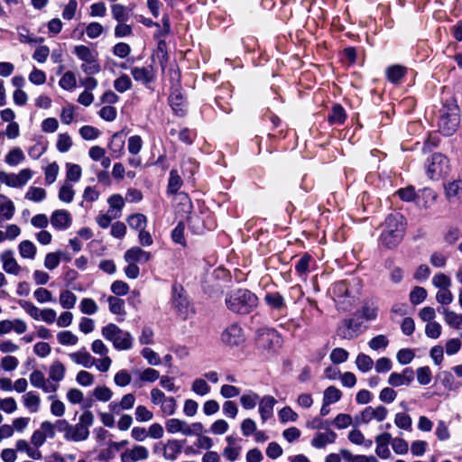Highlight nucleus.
<instances>
[{
  "label": "nucleus",
  "mask_w": 462,
  "mask_h": 462,
  "mask_svg": "<svg viewBox=\"0 0 462 462\" xmlns=\"http://www.w3.org/2000/svg\"><path fill=\"white\" fill-rule=\"evenodd\" d=\"M0 211L6 220L11 219L15 211L14 203L5 196H0Z\"/></svg>",
  "instance_id": "nucleus-35"
},
{
  "label": "nucleus",
  "mask_w": 462,
  "mask_h": 462,
  "mask_svg": "<svg viewBox=\"0 0 462 462\" xmlns=\"http://www.w3.org/2000/svg\"><path fill=\"white\" fill-rule=\"evenodd\" d=\"M60 167L57 164V162H51L50 163L45 169H44V175H45V182L48 185L52 184L59 174Z\"/></svg>",
  "instance_id": "nucleus-52"
},
{
  "label": "nucleus",
  "mask_w": 462,
  "mask_h": 462,
  "mask_svg": "<svg viewBox=\"0 0 462 462\" xmlns=\"http://www.w3.org/2000/svg\"><path fill=\"white\" fill-rule=\"evenodd\" d=\"M166 430L171 434L181 433L184 436L200 435L204 427L201 422L189 424L180 419H169L165 422Z\"/></svg>",
  "instance_id": "nucleus-7"
},
{
  "label": "nucleus",
  "mask_w": 462,
  "mask_h": 462,
  "mask_svg": "<svg viewBox=\"0 0 462 462\" xmlns=\"http://www.w3.org/2000/svg\"><path fill=\"white\" fill-rule=\"evenodd\" d=\"M160 378V374L153 368H145L139 375V381L143 383H153Z\"/></svg>",
  "instance_id": "nucleus-64"
},
{
  "label": "nucleus",
  "mask_w": 462,
  "mask_h": 462,
  "mask_svg": "<svg viewBox=\"0 0 462 462\" xmlns=\"http://www.w3.org/2000/svg\"><path fill=\"white\" fill-rule=\"evenodd\" d=\"M33 297L39 303L54 301L52 293L43 287L36 289L33 292Z\"/></svg>",
  "instance_id": "nucleus-61"
},
{
  "label": "nucleus",
  "mask_w": 462,
  "mask_h": 462,
  "mask_svg": "<svg viewBox=\"0 0 462 462\" xmlns=\"http://www.w3.org/2000/svg\"><path fill=\"white\" fill-rule=\"evenodd\" d=\"M101 334L106 340L111 341L117 350H128L133 346L132 335L122 330L116 324L110 323L103 327Z\"/></svg>",
  "instance_id": "nucleus-5"
},
{
  "label": "nucleus",
  "mask_w": 462,
  "mask_h": 462,
  "mask_svg": "<svg viewBox=\"0 0 462 462\" xmlns=\"http://www.w3.org/2000/svg\"><path fill=\"white\" fill-rule=\"evenodd\" d=\"M66 179L67 181L77 182L79 180L82 175V169L79 164L67 162L66 163Z\"/></svg>",
  "instance_id": "nucleus-39"
},
{
  "label": "nucleus",
  "mask_w": 462,
  "mask_h": 462,
  "mask_svg": "<svg viewBox=\"0 0 462 462\" xmlns=\"http://www.w3.org/2000/svg\"><path fill=\"white\" fill-rule=\"evenodd\" d=\"M59 300L63 309L70 310L76 305L77 296L72 291L65 290L60 291Z\"/></svg>",
  "instance_id": "nucleus-34"
},
{
  "label": "nucleus",
  "mask_w": 462,
  "mask_h": 462,
  "mask_svg": "<svg viewBox=\"0 0 462 462\" xmlns=\"http://www.w3.org/2000/svg\"><path fill=\"white\" fill-rule=\"evenodd\" d=\"M182 186V180L178 173L177 170H171L170 172V178L168 181V192L175 194Z\"/></svg>",
  "instance_id": "nucleus-38"
},
{
  "label": "nucleus",
  "mask_w": 462,
  "mask_h": 462,
  "mask_svg": "<svg viewBox=\"0 0 462 462\" xmlns=\"http://www.w3.org/2000/svg\"><path fill=\"white\" fill-rule=\"evenodd\" d=\"M72 52L82 61L80 68L87 75L91 76L100 72L101 66L98 62L97 51L81 44L75 46Z\"/></svg>",
  "instance_id": "nucleus-4"
},
{
  "label": "nucleus",
  "mask_w": 462,
  "mask_h": 462,
  "mask_svg": "<svg viewBox=\"0 0 462 462\" xmlns=\"http://www.w3.org/2000/svg\"><path fill=\"white\" fill-rule=\"evenodd\" d=\"M25 159L23 152L21 148H14L5 155V162L10 166H16L23 162Z\"/></svg>",
  "instance_id": "nucleus-32"
},
{
  "label": "nucleus",
  "mask_w": 462,
  "mask_h": 462,
  "mask_svg": "<svg viewBox=\"0 0 462 462\" xmlns=\"http://www.w3.org/2000/svg\"><path fill=\"white\" fill-rule=\"evenodd\" d=\"M61 252L48 253L44 259V267L48 270H54L60 263Z\"/></svg>",
  "instance_id": "nucleus-54"
},
{
  "label": "nucleus",
  "mask_w": 462,
  "mask_h": 462,
  "mask_svg": "<svg viewBox=\"0 0 462 462\" xmlns=\"http://www.w3.org/2000/svg\"><path fill=\"white\" fill-rule=\"evenodd\" d=\"M356 365L359 371L366 373L373 368L374 361L369 356L361 353L356 356Z\"/></svg>",
  "instance_id": "nucleus-42"
},
{
  "label": "nucleus",
  "mask_w": 462,
  "mask_h": 462,
  "mask_svg": "<svg viewBox=\"0 0 462 462\" xmlns=\"http://www.w3.org/2000/svg\"><path fill=\"white\" fill-rule=\"evenodd\" d=\"M391 445L393 450L398 455H405L408 453L409 445L406 440L401 438L392 439Z\"/></svg>",
  "instance_id": "nucleus-63"
},
{
  "label": "nucleus",
  "mask_w": 462,
  "mask_h": 462,
  "mask_svg": "<svg viewBox=\"0 0 462 462\" xmlns=\"http://www.w3.org/2000/svg\"><path fill=\"white\" fill-rule=\"evenodd\" d=\"M182 444L177 439H170L164 445L163 457L166 460H175L181 452Z\"/></svg>",
  "instance_id": "nucleus-25"
},
{
  "label": "nucleus",
  "mask_w": 462,
  "mask_h": 462,
  "mask_svg": "<svg viewBox=\"0 0 462 462\" xmlns=\"http://www.w3.org/2000/svg\"><path fill=\"white\" fill-rule=\"evenodd\" d=\"M109 310L113 314H125V300L117 297L109 296L107 299Z\"/></svg>",
  "instance_id": "nucleus-48"
},
{
  "label": "nucleus",
  "mask_w": 462,
  "mask_h": 462,
  "mask_svg": "<svg viewBox=\"0 0 462 462\" xmlns=\"http://www.w3.org/2000/svg\"><path fill=\"white\" fill-rule=\"evenodd\" d=\"M18 251L22 258L33 260L37 254V247L32 241L23 240L18 245Z\"/></svg>",
  "instance_id": "nucleus-27"
},
{
  "label": "nucleus",
  "mask_w": 462,
  "mask_h": 462,
  "mask_svg": "<svg viewBox=\"0 0 462 462\" xmlns=\"http://www.w3.org/2000/svg\"><path fill=\"white\" fill-rule=\"evenodd\" d=\"M94 414L90 411H85L79 416V422L71 425L69 435L67 440L79 442L88 439L89 437V428L94 424Z\"/></svg>",
  "instance_id": "nucleus-6"
},
{
  "label": "nucleus",
  "mask_w": 462,
  "mask_h": 462,
  "mask_svg": "<svg viewBox=\"0 0 462 462\" xmlns=\"http://www.w3.org/2000/svg\"><path fill=\"white\" fill-rule=\"evenodd\" d=\"M448 160L441 153H435L431 156L430 164L428 165L427 173L432 180H439L448 173Z\"/></svg>",
  "instance_id": "nucleus-8"
},
{
  "label": "nucleus",
  "mask_w": 462,
  "mask_h": 462,
  "mask_svg": "<svg viewBox=\"0 0 462 462\" xmlns=\"http://www.w3.org/2000/svg\"><path fill=\"white\" fill-rule=\"evenodd\" d=\"M18 303L32 319L35 320L41 319L42 310H40L32 302L20 300Z\"/></svg>",
  "instance_id": "nucleus-36"
},
{
  "label": "nucleus",
  "mask_w": 462,
  "mask_h": 462,
  "mask_svg": "<svg viewBox=\"0 0 462 462\" xmlns=\"http://www.w3.org/2000/svg\"><path fill=\"white\" fill-rule=\"evenodd\" d=\"M221 340L224 344L235 346L245 341V335L238 324L229 325L221 334Z\"/></svg>",
  "instance_id": "nucleus-10"
},
{
  "label": "nucleus",
  "mask_w": 462,
  "mask_h": 462,
  "mask_svg": "<svg viewBox=\"0 0 462 462\" xmlns=\"http://www.w3.org/2000/svg\"><path fill=\"white\" fill-rule=\"evenodd\" d=\"M69 357L76 364L81 365L86 368H90L96 363L94 358L88 351L81 349L77 352L69 354Z\"/></svg>",
  "instance_id": "nucleus-24"
},
{
  "label": "nucleus",
  "mask_w": 462,
  "mask_h": 462,
  "mask_svg": "<svg viewBox=\"0 0 462 462\" xmlns=\"http://www.w3.org/2000/svg\"><path fill=\"white\" fill-rule=\"evenodd\" d=\"M388 411L385 407L379 405L375 408L368 406L364 409L358 417L356 418L358 424H367L371 420L383 421L387 417Z\"/></svg>",
  "instance_id": "nucleus-11"
},
{
  "label": "nucleus",
  "mask_w": 462,
  "mask_h": 462,
  "mask_svg": "<svg viewBox=\"0 0 462 462\" xmlns=\"http://www.w3.org/2000/svg\"><path fill=\"white\" fill-rule=\"evenodd\" d=\"M348 439L353 444L364 445L366 448H370L373 444L372 440L365 439L364 434L357 429H354L348 433Z\"/></svg>",
  "instance_id": "nucleus-41"
},
{
  "label": "nucleus",
  "mask_w": 462,
  "mask_h": 462,
  "mask_svg": "<svg viewBox=\"0 0 462 462\" xmlns=\"http://www.w3.org/2000/svg\"><path fill=\"white\" fill-rule=\"evenodd\" d=\"M80 311L84 314L93 315L98 310L97 304L93 299L84 298L79 304Z\"/></svg>",
  "instance_id": "nucleus-51"
},
{
  "label": "nucleus",
  "mask_w": 462,
  "mask_h": 462,
  "mask_svg": "<svg viewBox=\"0 0 462 462\" xmlns=\"http://www.w3.org/2000/svg\"><path fill=\"white\" fill-rule=\"evenodd\" d=\"M29 379L33 387L42 390L45 393H55L57 392V385L51 384V382L45 378L44 374L40 370H34L31 373Z\"/></svg>",
  "instance_id": "nucleus-14"
},
{
  "label": "nucleus",
  "mask_w": 462,
  "mask_h": 462,
  "mask_svg": "<svg viewBox=\"0 0 462 462\" xmlns=\"http://www.w3.org/2000/svg\"><path fill=\"white\" fill-rule=\"evenodd\" d=\"M131 74L134 80L142 82L143 84H149L155 79V69L152 65L145 67H134L131 69Z\"/></svg>",
  "instance_id": "nucleus-19"
},
{
  "label": "nucleus",
  "mask_w": 462,
  "mask_h": 462,
  "mask_svg": "<svg viewBox=\"0 0 462 462\" xmlns=\"http://www.w3.org/2000/svg\"><path fill=\"white\" fill-rule=\"evenodd\" d=\"M427 291L423 287L416 286L410 293V301L413 305H418L425 300Z\"/></svg>",
  "instance_id": "nucleus-60"
},
{
  "label": "nucleus",
  "mask_w": 462,
  "mask_h": 462,
  "mask_svg": "<svg viewBox=\"0 0 462 462\" xmlns=\"http://www.w3.org/2000/svg\"><path fill=\"white\" fill-rule=\"evenodd\" d=\"M348 352L341 347L334 348L329 356V358L333 364H341L348 359Z\"/></svg>",
  "instance_id": "nucleus-62"
},
{
  "label": "nucleus",
  "mask_w": 462,
  "mask_h": 462,
  "mask_svg": "<svg viewBox=\"0 0 462 462\" xmlns=\"http://www.w3.org/2000/svg\"><path fill=\"white\" fill-rule=\"evenodd\" d=\"M24 198L33 202H41L46 198V190L39 187H30Z\"/></svg>",
  "instance_id": "nucleus-44"
},
{
  "label": "nucleus",
  "mask_w": 462,
  "mask_h": 462,
  "mask_svg": "<svg viewBox=\"0 0 462 462\" xmlns=\"http://www.w3.org/2000/svg\"><path fill=\"white\" fill-rule=\"evenodd\" d=\"M131 9L121 4H114L111 5L112 16L117 23L128 21Z\"/></svg>",
  "instance_id": "nucleus-29"
},
{
  "label": "nucleus",
  "mask_w": 462,
  "mask_h": 462,
  "mask_svg": "<svg viewBox=\"0 0 462 462\" xmlns=\"http://www.w3.org/2000/svg\"><path fill=\"white\" fill-rule=\"evenodd\" d=\"M73 144L71 137L68 134H60L57 138L56 147L60 152H67Z\"/></svg>",
  "instance_id": "nucleus-46"
},
{
  "label": "nucleus",
  "mask_w": 462,
  "mask_h": 462,
  "mask_svg": "<svg viewBox=\"0 0 462 462\" xmlns=\"http://www.w3.org/2000/svg\"><path fill=\"white\" fill-rule=\"evenodd\" d=\"M50 222L55 229L66 230L72 224V216L65 209H56L51 213Z\"/></svg>",
  "instance_id": "nucleus-15"
},
{
  "label": "nucleus",
  "mask_w": 462,
  "mask_h": 462,
  "mask_svg": "<svg viewBox=\"0 0 462 462\" xmlns=\"http://www.w3.org/2000/svg\"><path fill=\"white\" fill-rule=\"evenodd\" d=\"M131 381L132 376L130 373L125 369L118 371L114 376V382L119 387L127 386L128 384H130Z\"/></svg>",
  "instance_id": "nucleus-59"
},
{
  "label": "nucleus",
  "mask_w": 462,
  "mask_h": 462,
  "mask_svg": "<svg viewBox=\"0 0 462 462\" xmlns=\"http://www.w3.org/2000/svg\"><path fill=\"white\" fill-rule=\"evenodd\" d=\"M59 85L65 90H72L77 86V79L72 71H67L63 74L59 81Z\"/></svg>",
  "instance_id": "nucleus-43"
},
{
  "label": "nucleus",
  "mask_w": 462,
  "mask_h": 462,
  "mask_svg": "<svg viewBox=\"0 0 462 462\" xmlns=\"http://www.w3.org/2000/svg\"><path fill=\"white\" fill-rule=\"evenodd\" d=\"M459 125V116L456 113L444 114L439 120V131L446 136L452 135Z\"/></svg>",
  "instance_id": "nucleus-13"
},
{
  "label": "nucleus",
  "mask_w": 462,
  "mask_h": 462,
  "mask_svg": "<svg viewBox=\"0 0 462 462\" xmlns=\"http://www.w3.org/2000/svg\"><path fill=\"white\" fill-rule=\"evenodd\" d=\"M228 310L239 314L251 312L257 306V297L248 290L239 289L231 291L226 298Z\"/></svg>",
  "instance_id": "nucleus-3"
},
{
  "label": "nucleus",
  "mask_w": 462,
  "mask_h": 462,
  "mask_svg": "<svg viewBox=\"0 0 462 462\" xmlns=\"http://www.w3.org/2000/svg\"><path fill=\"white\" fill-rule=\"evenodd\" d=\"M342 392L336 386H328L323 392V402L329 404L337 402L342 398Z\"/></svg>",
  "instance_id": "nucleus-33"
},
{
  "label": "nucleus",
  "mask_w": 462,
  "mask_h": 462,
  "mask_svg": "<svg viewBox=\"0 0 462 462\" xmlns=\"http://www.w3.org/2000/svg\"><path fill=\"white\" fill-rule=\"evenodd\" d=\"M405 218L401 214L389 215L384 223L381 241L388 248L395 247L402 239L405 232Z\"/></svg>",
  "instance_id": "nucleus-2"
},
{
  "label": "nucleus",
  "mask_w": 462,
  "mask_h": 462,
  "mask_svg": "<svg viewBox=\"0 0 462 462\" xmlns=\"http://www.w3.org/2000/svg\"><path fill=\"white\" fill-rule=\"evenodd\" d=\"M93 396L97 401H100V402H108L112 398L113 392L107 386H105V385H103V386H97L93 390Z\"/></svg>",
  "instance_id": "nucleus-49"
},
{
  "label": "nucleus",
  "mask_w": 462,
  "mask_h": 462,
  "mask_svg": "<svg viewBox=\"0 0 462 462\" xmlns=\"http://www.w3.org/2000/svg\"><path fill=\"white\" fill-rule=\"evenodd\" d=\"M75 190L71 184L65 182L59 190V199L62 202L70 203L73 200Z\"/></svg>",
  "instance_id": "nucleus-47"
},
{
  "label": "nucleus",
  "mask_w": 462,
  "mask_h": 462,
  "mask_svg": "<svg viewBox=\"0 0 462 462\" xmlns=\"http://www.w3.org/2000/svg\"><path fill=\"white\" fill-rule=\"evenodd\" d=\"M66 374L65 365L59 360L53 361L49 369V382L51 384H56L57 390L60 387V382H61Z\"/></svg>",
  "instance_id": "nucleus-21"
},
{
  "label": "nucleus",
  "mask_w": 462,
  "mask_h": 462,
  "mask_svg": "<svg viewBox=\"0 0 462 462\" xmlns=\"http://www.w3.org/2000/svg\"><path fill=\"white\" fill-rule=\"evenodd\" d=\"M125 140L118 134H114L109 142L108 148L114 158H119L124 153Z\"/></svg>",
  "instance_id": "nucleus-28"
},
{
  "label": "nucleus",
  "mask_w": 462,
  "mask_h": 462,
  "mask_svg": "<svg viewBox=\"0 0 462 462\" xmlns=\"http://www.w3.org/2000/svg\"><path fill=\"white\" fill-rule=\"evenodd\" d=\"M266 304L274 310H282L285 308V301L283 297L279 292H269L264 296Z\"/></svg>",
  "instance_id": "nucleus-31"
},
{
  "label": "nucleus",
  "mask_w": 462,
  "mask_h": 462,
  "mask_svg": "<svg viewBox=\"0 0 462 462\" xmlns=\"http://www.w3.org/2000/svg\"><path fill=\"white\" fill-rule=\"evenodd\" d=\"M362 283L359 278L334 282L328 290L338 311L347 312L354 309L361 295Z\"/></svg>",
  "instance_id": "nucleus-1"
},
{
  "label": "nucleus",
  "mask_w": 462,
  "mask_h": 462,
  "mask_svg": "<svg viewBox=\"0 0 462 462\" xmlns=\"http://www.w3.org/2000/svg\"><path fill=\"white\" fill-rule=\"evenodd\" d=\"M274 397L271 395L263 396L259 402V412L263 422L269 420L273 413V407L276 403Z\"/></svg>",
  "instance_id": "nucleus-22"
},
{
  "label": "nucleus",
  "mask_w": 462,
  "mask_h": 462,
  "mask_svg": "<svg viewBox=\"0 0 462 462\" xmlns=\"http://www.w3.org/2000/svg\"><path fill=\"white\" fill-rule=\"evenodd\" d=\"M131 87H132L131 79L125 74L121 75L119 78H117L114 81L115 89L120 93L125 92L126 90L130 89Z\"/></svg>",
  "instance_id": "nucleus-58"
},
{
  "label": "nucleus",
  "mask_w": 462,
  "mask_h": 462,
  "mask_svg": "<svg viewBox=\"0 0 462 462\" xmlns=\"http://www.w3.org/2000/svg\"><path fill=\"white\" fill-rule=\"evenodd\" d=\"M389 345V340L387 338L386 336L384 335H378L374 337H373L369 342H368V346L372 349V350H379V349H385Z\"/></svg>",
  "instance_id": "nucleus-57"
},
{
  "label": "nucleus",
  "mask_w": 462,
  "mask_h": 462,
  "mask_svg": "<svg viewBox=\"0 0 462 462\" xmlns=\"http://www.w3.org/2000/svg\"><path fill=\"white\" fill-rule=\"evenodd\" d=\"M210 386L202 378L195 379L191 385V390L198 395L204 396L210 392Z\"/></svg>",
  "instance_id": "nucleus-50"
},
{
  "label": "nucleus",
  "mask_w": 462,
  "mask_h": 462,
  "mask_svg": "<svg viewBox=\"0 0 462 462\" xmlns=\"http://www.w3.org/2000/svg\"><path fill=\"white\" fill-rule=\"evenodd\" d=\"M386 74L389 81L397 84L405 75V69L399 65H393L388 68Z\"/></svg>",
  "instance_id": "nucleus-40"
},
{
  "label": "nucleus",
  "mask_w": 462,
  "mask_h": 462,
  "mask_svg": "<svg viewBox=\"0 0 462 462\" xmlns=\"http://www.w3.org/2000/svg\"><path fill=\"white\" fill-rule=\"evenodd\" d=\"M362 333L361 323L354 319H344L337 328V335L343 339L352 340Z\"/></svg>",
  "instance_id": "nucleus-9"
},
{
  "label": "nucleus",
  "mask_w": 462,
  "mask_h": 462,
  "mask_svg": "<svg viewBox=\"0 0 462 462\" xmlns=\"http://www.w3.org/2000/svg\"><path fill=\"white\" fill-rule=\"evenodd\" d=\"M394 423L400 429H402L405 430H411L412 420H411V416L406 413H402V412L397 413L394 418Z\"/></svg>",
  "instance_id": "nucleus-55"
},
{
  "label": "nucleus",
  "mask_w": 462,
  "mask_h": 462,
  "mask_svg": "<svg viewBox=\"0 0 462 462\" xmlns=\"http://www.w3.org/2000/svg\"><path fill=\"white\" fill-rule=\"evenodd\" d=\"M1 261L3 263V270L5 273L15 276L20 274L22 267L15 259L13 250L9 249L4 251L1 254Z\"/></svg>",
  "instance_id": "nucleus-16"
},
{
  "label": "nucleus",
  "mask_w": 462,
  "mask_h": 462,
  "mask_svg": "<svg viewBox=\"0 0 462 462\" xmlns=\"http://www.w3.org/2000/svg\"><path fill=\"white\" fill-rule=\"evenodd\" d=\"M141 355L144 359H146L150 365L157 366L161 365L162 360L160 356L152 348L144 347L141 351Z\"/></svg>",
  "instance_id": "nucleus-53"
},
{
  "label": "nucleus",
  "mask_w": 462,
  "mask_h": 462,
  "mask_svg": "<svg viewBox=\"0 0 462 462\" xmlns=\"http://www.w3.org/2000/svg\"><path fill=\"white\" fill-rule=\"evenodd\" d=\"M57 340L61 346H75L79 337L69 330H62L57 334Z\"/></svg>",
  "instance_id": "nucleus-37"
},
{
  "label": "nucleus",
  "mask_w": 462,
  "mask_h": 462,
  "mask_svg": "<svg viewBox=\"0 0 462 462\" xmlns=\"http://www.w3.org/2000/svg\"><path fill=\"white\" fill-rule=\"evenodd\" d=\"M417 381L421 385H427L431 382V370L429 366L419 367L416 370Z\"/></svg>",
  "instance_id": "nucleus-56"
},
{
  "label": "nucleus",
  "mask_w": 462,
  "mask_h": 462,
  "mask_svg": "<svg viewBox=\"0 0 462 462\" xmlns=\"http://www.w3.org/2000/svg\"><path fill=\"white\" fill-rule=\"evenodd\" d=\"M375 454L382 459H388L392 454L389 449V444L392 441V436L388 432L381 433L375 437Z\"/></svg>",
  "instance_id": "nucleus-18"
},
{
  "label": "nucleus",
  "mask_w": 462,
  "mask_h": 462,
  "mask_svg": "<svg viewBox=\"0 0 462 462\" xmlns=\"http://www.w3.org/2000/svg\"><path fill=\"white\" fill-rule=\"evenodd\" d=\"M173 304L178 310L179 315L184 319L189 318L194 313L189 301L186 297H183L180 294L174 295Z\"/></svg>",
  "instance_id": "nucleus-23"
},
{
  "label": "nucleus",
  "mask_w": 462,
  "mask_h": 462,
  "mask_svg": "<svg viewBox=\"0 0 462 462\" xmlns=\"http://www.w3.org/2000/svg\"><path fill=\"white\" fill-rule=\"evenodd\" d=\"M149 457V449L141 445H134L120 454L121 462H139Z\"/></svg>",
  "instance_id": "nucleus-12"
},
{
  "label": "nucleus",
  "mask_w": 462,
  "mask_h": 462,
  "mask_svg": "<svg viewBox=\"0 0 462 462\" xmlns=\"http://www.w3.org/2000/svg\"><path fill=\"white\" fill-rule=\"evenodd\" d=\"M441 312L448 326L457 329L462 328V314H458L453 310H449L448 309H443Z\"/></svg>",
  "instance_id": "nucleus-30"
},
{
  "label": "nucleus",
  "mask_w": 462,
  "mask_h": 462,
  "mask_svg": "<svg viewBox=\"0 0 462 462\" xmlns=\"http://www.w3.org/2000/svg\"><path fill=\"white\" fill-rule=\"evenodd\" d=\"M22 401L30 412L35 413L39 411L41 398L35 392L25 393L22 397Z\"/></svg>",
  "instance_id": "nucleus-26"
},
{
  "label": "nucleus",
  "mask_w": 462,
  "mask_h": 462,
  "mask_svg": "<svg viewBox=\"0 0 462 462\" xmlns=\"http://www.w3.org/2000/svg\"><path fill=\"white\" fill-rule=\"evenodd\" d=\"M152 254L144 251L139 246H134L126 250L124 254V259L126 263H144L151 260Z\"/></svg>",
  "instance_id": "nucleus-20"
},
{
  "label": "nucleus",
  "mask_w": 462,
  "mask_h": 462,
  "mask_svg": "<svg viewBox=\"0 0 462 462\" xmlns=\"http://www.w3.org/2000/svg\"><path fill=\"white\" fill-rule=\"evenodd\" d=\"M127 224L131 228L142 230L146 226V217L143 214H134L128 217Z\"/></svg>",
  "instance_id": "nucleus-45"
},
{
  "label": "nucleus",
  "mask_w": 462,
  "mask_h": 462,
  "mask_svg": "<svg viewBox=\"0 0 462 462\" xmlns=\"http://www.w3.org/2000/svg\"><path fill=\"white\" fill-rule=\"evenodd\" d=\"M414 379V372L411 368H405L402 373H392L388 377V383L393 387L409 385Z\"/></svg>",
  "instance_id": "nucleus-17"
}]
</instances>
